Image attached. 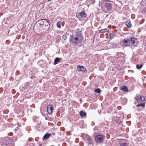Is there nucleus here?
I'll use <instances>...</instances> for the list:
<instances>
[{"mask_svg": "<svg viewBox=\"0 0 146 146\" xmlns=\"http://www.w3.org/2000/svg\"><path fill=\"white\" fill-rule=\"evenodd\" d=\"M83 39L82 33L81 31L76 32L71 36V42L73 44H77L80 42Z\"/></svg>", "mask_w": 146, "mask_h": 146, "instance_id": "f257e3e1", "label": "nucleus"}, {"mask_svg": "<svg viewBox=\"0 0 146 146\" xmlns=\"http://www.w3.org/2000/svg\"><path fill=\"white\" fill-rule=\"evenodd\" d=\"M113 4V2L112 1H106L104 4V7L108 11H110L111 10Z\"/></svg>", "mask_w": 146, "mask_h": 146, "instance_id": "f03ea898", "label": "nucleus"}, {"mask_svg": "<svg viewBox=\"0 0 146 146\" xmlns=\"http://www.w3.org/2000/svg\"><path fill=\"white\" fill-rule=\"evenodd\" d=\"M11 141L10 138L6 137L1 140V146H7Z\"/></svg>", "mask_w": 146, "mask_h": 146, "instance_id": "7ed1b4c3", "label": "nucleus"}, {"mask_svg": "<svg viewBox=\"0 0 146 146\" xmlns=\"http://www.w3.org/2000/svg\"><path fill=\"white\" fill-rule=\"evenodd\" d=\"M104 136L102 135H98L95 137V140L96 143H100L103 141Z\"/></svg>", "mask_w": 146, "mask_h": 146, "instance_id": "20e7f679", "label": "nucleus"}, {"mask_svg": "<svg viewBox=\"0 0 146 146\" xmlns=\"http://www.w3.org/2000/svg\"><path fill=\"white\" fill-rule=\"evenodd\" d=\"M84 141L85 143L90 145L93 144V142L92 139L88 135H86L83 138Z\"/></svg>", "mask_w": 146, "mask_h": 146, "instance_id": "39448f33", "label": "nucleus"}, {"mask_svg": "<svg viewBox=\"0 0 146 146\" xmlns=\"http://www.w3.org/2000/svg\"><path fill=\"white\" fill-rule=\"evenodd\" d=\"M47 112L49 114H51L54 110L51 104L48 105L47 106Z\"/></svg>", "mask_w": 146, "mask_h": 146, "instance_id": "423d86ee", "label": "nucleus"}, {"mask_svg": "<svg viewBox=\"0 0 146 146\" xmlns=\"http://www.w3.org/2000/svg\"><path fill=\"white\" fill-rule=\"evenodd\" d=\"M123 42L124 43V44L125 45V46H129L130 44V41L127 38L124 39L123 41Z\"/></svg>", "mask_w": 146, "mask_h": 146, "instance_id": "0eeeda50", "label": "nucleus"}, {"mask_svg": "<svg viewBox=\"0 0 146 146\" xmlns=\"http://www.w3.org/2000/svg\"><path fill=\"white\" fill-rule=\"evenodd\" d=\"M77 69L80 71L85 72V71H86V68L82 66H80L79 65L78 66Z\"/></svg>", "mask_w": 146, "mask_h": 146, "instance_id": "6e6552de", "label": "nucleus"}, {"mask_svg": "<svg viewBox=\"0 0 146 146\" xmlns=\"http://www.w3.org/2000/svg\"><path fill=\"white\" fill-rule=\"evenodd\" d=\"M110 44H111V46L112 47L114 48H119L118 44H116L114 42H111Z\"/></svg>", "mask_w": 146, "mask_h": 146, "instance_id": "1a4fd4ad", "label": "nucleus"}, {"mask_svg": "<svg viewBox=\"0 0 146 146\" xmlns=\"http://www.w3.org/2000/svg\"><path fill=\"white\" fill-rule=\"evenodd\" d=\"M51 135V134L48 133L45 134L43 137V140H44L48 139Z\"/></svg>", "mask_w": 146, "mask_h": 146, "instance_id": "9d476101", "label": "nucleus"}, {"mask_svg": "<svg viewBox=\"0 0 146 146\" xmlns=\"http://www.w3.org/2000/svg\"><path fill=\"white\" fill-rule=\"evenodd\" d=\"M120 89L123 92H128L127 88L126 86H122L121 87Z\"/></svg>", "mask_w": 146, "mask_h": 146, "instance_id": "9b49d317", "label": "nucleus"}, {"mask_svg": "<svg viewBox=\"0 0 146 146\" xmlns=\"http://www.w3.org/2000/svg\"><path fill=\"white\" fill-rule=\"evenodd\" d=\"M80 14L82 19L86 18V17L87 15L84 11H82L80 12Z\"/></svg>", "mask_w": 146, "mask_h": 146, "instance_id": "f8f14e48", "label": "nucleus"}, {"mask_svg": "<svg viewBox=\"0 0 146 146\" xmlns=\"http://www.w3.org/2000/svg\"><path fill=\"white\" fill-rule=\"evenodd\" d=\"M132 44H135V42L137 40V38H135L133 37H131L130 39Z\"/></svg>", "mask_w": 146, "mask_h": 146, "instance_id": "ddd939ff", "label": "nucleus"}, {"mask_svg": "<svg viewBox=\"0 0 146 146\" xmlns=\"http://www.w3.org/2000/svg\"><path fill=\"white\" fill-rule=\"evenodd\" d=\"M80 115L81 117L85 116L86 115V113L82 111H80Z\"/></svg>", "mask_w": 146, "mask_h": 146, "instance_id": "4468645a", "label": "nucleus"}, {"mask_svg": "<svg viewBox=\"0 0 146 146\" xmlns=\"http://www.w3.org/2000/svg\"><path fill=\"white\" fill-rule=\"evenodd\" d=\"M109 30L107 29H102L99 31V32L100 33H104L105 32H108Z\"/></svg>", "mask_w": 146, "mask_h": 146, "instance_id": "2eb2a0df", "label": "nucleus"}, {"mask_svg": "<svg viewBox=\"0 0 146 146\" xmlns=\"http://www.w3.org/2000/svg\"><path fill=\"white\" fill-rule=\"evenodd\" d=\"M60 61V59L59 58L56 57L54 60V65L58 63V62Z\"/></svg>", "mask_w": 146, "mask_h": 146, "instance_id": "dca6fc26", "label": "nucleus"}, {"mask_svg": "<svg viewBox=\"0 0 146 146\" xmlns=\"http://www.w3.org/2000/svg\"><path fill=\"white\" fill-rule=\"evenodd\" d=\"M126 25L128 28H130L131 26V23L130 21H128L126 23Z\"/></svg>", "mask_w": 146, "mask_h": 146, "instance_id": "f3484780", "label": "nucleus"}, {"mask_svg": "<svg viewBox=\"0 0 146 146\" xmlns=\"http://www.w3.org/2000/svg\"><path fill=\"white\" fill-rule=\"evenodd\" d=\"M128 144L127 143L121 142L120 143L119 146H128Z\"/></svg>", "mask_w": 146, "mask_h": 146, "instance_id": "a211bd4d", "label": "nucleus"}, {"mask_svg": "<svg viewBox=\"0 0 146 146\" xmlns=\"http://www.w3.org/2000/svg\"><path fill=\"white\" fill-rule=\"evenodd\" d=\"M141 96H137L136 97V99L138 102H140L142 101Z\"/></svg>", "mask_w": 146, "mask_h": 146, "instance_id": "6ab92c4d", "label": "nucleus"}, {"mask_svg": "<svg viewBox=\"0 0 146 146\" xmlns=\"http://www.w3.org/2000/svg\"><path fill=\"white\" fill-rule=\"evenodd\" d=\"M140 106H141L143 108H144L145 106V103H141L137 105V106L138 107Z\"/></svg>", "mask_w": 146, "mask_h": 146, "instance_id": "aec40b11", "label": "nucleus"}, {"mask_svg": "<svg viewBox=\"0 0 146 146\" xmlns=\"http://www.w3.org/2000/svg\"><path fill=\"white\" fill-rule=\"evenodd\" d=\"M143 65L142 64L139 65L138 64L136 65V68L138 69H140L142 67Z\"/></svg>", "mask_w": 146, "mask_h": 146, "instance_id": "412c9836", "label": "nucleus"}, {"mask_svg": "<svg viewBox=\"0 0 146 146\" xmlns=\"http://www.w3.org/2000/svg\"><path fill=\"white\" fill-rule=\"evenodd\" d=\"M69 34L66 33L64 35L62 36V38L64 40H66L67 38V36Z\"/></svg>", "mask_w": 146, "mask_h": 146, "instance_id": "4be33fe9", "label": "nucleus"}, {"mask_svg": "<svg viewBox=\"0 0 146 146\" xmlns=\"http://www.w3.org/2000/svg\"><path fill=\"white\" fill-rule=\"evenodd\" d=\"M76 17L78 19H81L82 18L80 13H78L76 15Z\"/></svg>", "mask_w": 146, "mask_h": 146, "instance_id": "5701e85b", "label": "nucleus"}, {"mask_svg": "<svg viewBox=\"0 0 146 146\" xmlns=\"http://www.w3.org/2000/svg\"><path fill=\"white\" fill-rule=\"evenodd\" d=\"M101 91V90L99 88H98L95 89L94 92L97 93H100Z\"/></svg>", "mask_w": 146, "mask_h": 146, "instance_id": "b1692460", "label": "nucleus"}, {"mask_svg": "<svg viewBox=\"0 0 146 146\" xmlns=\"http://www.w3.org/2000/svg\"><path fill=\"white\" fill-rule=\"evenodd\" d=\"M56 26L57 27L59 28H60L61 27V25H60V22L59 21L57 22L56 23Z\"/></svg>", "mask_w": 146, "mask_h": 146, "instance_id": "393cba45", "label": "nucleus"}, {"mask_svg": "<svg viewBox=\"0 0 146 146\" xmlns=\"http://www.w3.org/2000/svg\"><path fill=\"white\" fill-rule=\"evenodd\" d=\"M45 20V21H46L48 23V25H50V23H49V20L46 19H42L40 20V21H42V20Z\"/></svg>", "mask_w": 146, "mask_h": 146, "instance_id": "a878e982", "label": "nucleus"}, {"mask_svg": "<svg viewBox=\"0 0 146 146\" xmlns=\"http://www.w3.org/2000/svg\"><path fill=\"white\" fill-rule=\"evenodd\" d=\"M116 123L119 124H120L122 122V121L120 120H118L117 121L116 120Z\"/></svg>", "mask_w": 146, "mask_h": 146, "instance_id": "bb28decb", "label": "nucleus"}, {"mask_svg": "<svg viewBox=\"0 0 146 146\" xmlns=\"http://www.w3.org/2000/svg\"><path fill=\"white\" fill-rule=\"evenodd\" d=\"M109 36L110 38L111 39L114 36V35L112 34H110L109 35Z\"/></svg>", "mask_w": 146, "mask_h": 146, "instance_id": "cd10ccee", "label": "nucleus"}, {"mask_svg": "<svg viewBox=\"0 0 146 146\" xmlns=\"http://www.w3.org/2000/svg\"><path fill=\"white\" fill-rule=\"evenodd\" d=\"M141 99H142V101H145V98L144 97V96H141Z\"/></svg>", "mask_w": 146, "mask_h": 146, "instance_id": "c85d7f7f", "label": "nucleus"}, {"mask_svg": "<svg viewBox=\"0 0 146 146\" xmlns=\"http://www.w3.org/2000/svg\"><path fill=\"white\" fill-rule=\"evenodd\" d=\"M29 82H27L26 83L25 85L26 86H27V87H29Z\"/></svg>", "mask_w": 146, "mask_h": 146, "instance_id": "c756f323", "label": "nucleus"}, {"mask_svg": "<svg viewBox=\"0 0 146 146\" xmlns=\"http://www.w3.org/2000/svg\"><path fill=\"white\" fill-rule=\"evenodd\" d=\"M17 129H19V128H18V127H16V129H15V131H17Z\"/></svg>", "mask_w": 146, "mask_h": 146, "instance_id": "7c9ffc66", "label": "nucleus"}, {"mask_svg": "<svg viewBox=\"0 0 146 146\" xmlns=\"http://www.w3.org/2000/svg\"><path fill=\"white\" fill-rule=\"evenodd\" d=\"M92 2L93 3H94L95 2V0H93L92 1Z\"/></svg>", "mask_w": 146, "mask_h": 146, "instance_id": "2f4dec72", "label": "nucleus"}, {"mask_svg": "<svg viewBox=\"0 0 146 146\" xmlns=\"http://www.w3.org/2000/svg\"><path fill=\"white\" fill-rule=\"evenodd\" d=\"M51 1V0H48V1H47V2H49L50 1Z\"/></svg>", "mask_w": 146, "mask_h": 146, "instance_id": "473e14b6", "label": "nucleus"}, {"mask_svg": "<svg viewBox=\"0 0 146 146\" xmlns=\"http://www.w3.org/2000/svg\"><path fill=\"white\" fill-rule=\"evenodd\" d=\"M53 135H55V133H53Z\"/></svg>", "mask_w": 146, "mask_h": 146, "instance_id": "72a5a7b5", "label": "nucleus"}]
</instances>
